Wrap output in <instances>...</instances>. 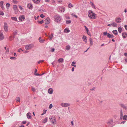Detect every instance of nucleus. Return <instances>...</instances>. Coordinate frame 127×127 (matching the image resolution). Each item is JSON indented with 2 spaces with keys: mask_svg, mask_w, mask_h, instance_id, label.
<instances>
[{
  "mask_svg": "<svg viewBox=\"0 0 127 127\" xmlns=\"http://www.w3.org/2000/svg\"><path fill=\"white\" fill-rule=\"evenodd\" d=\"M71 7H73L72 5L70 3H69V4H68V7L69 8H71V7Z\"/></svg>",
  "mask_w": 127,
  "mask_h": 127,
  "instance_id": "nucleus-43",
  "label": "nucleus"
},
{
  "mask_svg": "<svg viewBox=\"0 0 127 127\" xmlns=\"http://www.w3.org/2000/svg\"><path fill=\"white\" fill-rule=\"evenodd\" d=\"M47 120L48 118L47 117H46V118L44 119L43 121L42 122V123H45L47 122Z\"/></svg>",
  "mask_w": 127,
  "mask_h": 127,
  "instance_id": "nucleus-28",
  "label": "nucleus"
},
{
  "mask_svg": "<svg viewBox=\"0 0 127 127\" xmlns=\"http://www.w3.org/2000/svg\"><path fill=\"white\" fill-rule=\"evenodd\" d=\"M118 31L119 33H121L122 32V30L121 28L119 27L118 29Z\"/></svg>",
  "mask_w": 127,
  "mask_h": 127,
  "instance_id": "nucleus-31",
  "label": "nucleus"
},
{
  "mask_svg": "<svg viewBox=\"0 0 127 127\" xmlns=\"http://www.w3.org/2000/svg\"><path fill=\"white\" fill-rule=\"evenodd\" d=\"M17 31H14L13 32L14 34V35H16L17 34Z\"/></svg>",
  "mask_w": 127,
  "mask_h": 127,
  "instance_id": "nucleus-45",
  "label": "nucleus"
},
{
  "mask_svg": "<svg viewBox=\"0 0 127 127\" xmlns=\"http://www.w3.org/2000/svg\"><path fill=\"white\" fill-rule=\"evenodd\" d=\"M34 75L36 76H40V74L38 73H34Z\"/></svg>",
  "mask_w": 127,
  "mask_h": 127,
  "instance_id": "nucleus-52",
  "label": "nucleus"
},
{
  "mask_svg": "<svg viewBox=\"0 0 127 127\" xmlns=\"http://www.w3.org/2000/svg\"><path fill=\"white\" fill-rule=\"evenodd\" d=\"M4 2L3 1H1L0 2V6L3 5Z\"/></svg>",
  "mask_w": 127,
  "mask_h": 127,
  "instance_id": "nucleus-40",
  "label": "nucleus"
},
{
  "mask_svg": "<svg viewBox=\"0 0 127 127\" xmlns=\"http://www.w3.org/2000/svg\"><path fill=\"white\" fill-rule=\"evenodd\" d=\"M112 26L113 27H116L117 26V24L115 22H113L112 23Z\"/></svg>",
  "mask_w": 127,
  "mask_h": 127,
  "instance_id": "nucleus-36",
  "label": "nucleus"
},
{
  "mask_svg": "<svg viewBox=\"0 0 127 127\" xmlns=\"http://www.w3.org/2000/svg\"><path fill=\"white\" fill-rule=\"evenodd\" d=\"M37 69H35L34 74V73H36L37 72Z\"/></svg>",
  "mask_w": 127,
  "mask_h": 127,
  "instance_id": "nucleus-61",
  "label": "nucleus"
},
{
  "mask_svg": "<svg viewBox=\"0 0 127 127\" xmlns=\"http://www.w3.org/2000/svg\"><path fill=\"white\" fill-rule=\"evenodd\" d=\"M13 2L15 3H16L17 2V1L16 0H13Z\"/></svg>",
  "mask_w": 127,
  "mask_h": 127,
  "instance_id": "nucleus-59",
  "label": "nucleus"
},
{
  "mask_svg": "<svg viewBox=\"0 0 127 127\" xmlns=\"http://www.w3.org/2000/svg\"><path fill=\"white\" fill-rule=\"evenodd\" d=\"M115 21L116 23H120L121 22V18H117L115 19Z\"/></svg>",
  "mask_w": 127,
  "mask_h": 127,
  "instance_id": "nucleus-10",
  "label": "nucleus"
},
{
  "mask_svg": "<svg viewBox=\"0 0 127 127\" xmlns=\"http://www.w3.org/2000/svg\"><path fill=\"white\" fill-rule=\"evenodd\" d=\"M61 105L62 107H66L69 106L70 105V104L67 103H62L61 104Z\"/></svg>",
  "mask_w": 127,
  "mask_h": 127,
  "instance_id": "nucleus-8",
  "label": "nucleus"
},
{
  "mask_svg": "<svg viewBox=\"0 0 127 127\" xmlns=\"http://www.w3.org/2000/svg\"><path fill=\"white\" fill-rule=\"evenodd\" d=\"M19 8L21 10H22L23 9L22 7L21 6H19Z\"/></svg>",
  "mask_w": 127,
  "mask_h": 127,
  "instance_id": "nucleus-57",
  "label": "nucleus"
},
{
  "mask_svg": "<svg viewBox=\"0 0 127 127\" xmlns=\"http://www.w3.org/2000/svg\"><path fill=\"white\" fill-rule=\"evenodd\" d=\"M64 59L62 58L59 59L58 60V62L60 63H63V62Z\"/></svg>",
  "mask_w": 127,
  "mask_h": 127,
  "instance_id": "nucleus-22",
  "label": "nucleus"
},
{
  "mask_svg": "<svg viewBox=\"0 0 127 127\" xmlns=\"http://www.w3.org/2000/svg\"><path fill=\"white\" fill-rule=\"evenodd\" d=\"M25 17L24 15H22L19 17V19L20 21H22L23 20H24Z\"/></svg>",
  "mask_w": 127,
  "mask_h": 127,
  "instance_id": "nucleus-14",
  "label": "nucleus"
},
{
  "mask_svg": "<svg viewBox=\"0 0 127 127\" xmlns=\"http://www.w3.org/2000/svg\"><path fill=\"white\" fill-rule=\"evenodd\" d=\"M103 35L104 36L107 35V36L109 38H113L114 37V36L113 35L109 33H107L106 31L103 33Z\"/></svg>",
  "mask_w": 127,
  "mask_h": 127,
  "instance_id": "nucleus-5",
  "label": "nucleus"
},
{
  "mask_svg": "<svg viewBox=\"0 0 127 127\" xmlns=\"http://www.w3.org/2000/svg\"><path fill=\"white\" fill-rule=\"evenodd\" d=\"M47 110H44L43 111V113L41 114V115H42L45 114L46 113Z\"/></svg>",
  "mask_w": 127,
  "mask_h": 127,
  "instance_id": "nucleus-35",
  "label": "nucleus"
},
{
  "mask_svg": "<svg viewBox=\"0 0 127 127\" xmlns=\"http://www.w3.org/2000/svg\"><path fill=\"white\" fill-rule=\"evenodd\" d=\"M53 90L52 88L49 89H48V93L50 94H52L53 93Z\"/></svg>",
  "mask_w": 127,
  "mask_h": 127,
  "instance_id": "nucleus-17",
  "label": "nucleus"
},
{
  "mask_svg": "<svg viewBox=\"0 0 127 127\" xmlns=\"http://www.w3.org/2000/svg\"><path fill=\"white\" fill-rule=\"evenodd\" d=\"M37 22L38 23H39L40 24H41L43 22V20H42L41 21H37Z\"/></svg>",
  "mask_w": 127,
  "mask_h": 127,
  "instance_id": "nucleus-39",
  "label": "nucleus"
},
{
  "mask_svg": "<svg viewBox=\"0 0 127 127\" xmlns=\"http://www.w3.org/2000/svg\"><path fill=\"white\" fill-rule=\"evenodd\" d=\"M122 35L124 38H125L127 36V33L126 32H124L122 33Z\"/></svg>",
  "mask_w": 127,
  "mask_h": 127,
  "instance_id": "nucleus-15",
  "label": "nucleus"
},
{
  "mask_svg": "<svg viewBox=\"0 0 127 127\" xmlns=\"http://www.w3.org/2000/svg\"><path fill=\"white\" fill-rule=\"evenodd\" d=\"M44 16L43 15V14H41L40 15V17L42 18H43L44 17Z\"/></svg>",
  "mask_w": 127,
  "mask_h": 127,
  "instance_id": "nucleus-50",
  "label": "nucleus"
},
{
  "mask_svg": "<svg viewBox=\"0 0 127 127\" xmlns=\"http://www.w3.org/2000/svg\"><path fill=\"white\" fill-rule=\"evenodd\" d=\"M65 18L67 19H70V18L68 16H66Z\"/></svg>",
  "mask_w": 127,
  "mask_h": 127,
  "instance_id": "nucleus-51",
  "label": "nucleus"
},
{
  "mask_svg": "<svg viewBox=\"0 0 127 127\" xmlns=\"http://www.w3.org/2000/svg\"><path fill=\"white\" fill-rule=\"evenodd\" d=\"M9 52V48H7L6 49V52Z\"/></svg>",
  "mask_w": 127,
  "mask_h": 127,
  "instance_id": "nucleus-55",
  "label": "nucleus"
},
{
  "mask_svg": "<svg viewBox=\"0 0 127 127\" xmlns=\"http://www.w3.org/2000/svg\"><path fill=\"white\" fill-rule=\"evenodd\" d=\"M27 6L30 9H32V4L31 3L28 4Z\"/></svg>",
  "mask_w": 127,
  "mask_h": 127,
  "instance_id": "nucleus-19",
  "label": "nucleus"
},
{
  "mask_svg": "<svg viewBox=\"0 0 127 127\" xmlns=\"http://www.w3.org/2000/svg\"><path fill=\"white\" fill-rule=\"evenodd\" d=\"M70 46L68 45L66 46V49L67 50H68L70 49Z\"/></svg>",
  "mask_w": 127,
  "mask_h": 127,
  "instance_id": "nucleus-34",
  "label": "nucleus"
},
{
  "mask_svg": "<svg viewBox=\"0 0 127 127\" xmlns=\"http://www.w3.org/2000/svg\"><path fill=\"white\" fill-rule=\"evenodd\" d=\"M4 37L3 35V34L0 32V40H2L4 39Z\"/></svg>",
  "mask_w": 127,
  "mask_h": 127,
  "instance_id": "nucleus-13",
  "label": "nucleus"
},
{
  "mask_svg": "<svg viewBox=\"0 0 127 127\" xmlns=\"http://www.w3.org/2000/svg\"><path fill=\"white\" fill-rule=\"evenodd\" d=\"M66 23L67 24H69L71 22V21L70 20H66Z\"/></svg>",
  "mask_w": 127,
  "mask_h": 127,
  "instance_id": "nucleus-37",
  "label": "nucleus"
},
{
  "mask_svg": "<svg viewBox=\"0 0 127 127\" xmlns=\"http://www.w3.org/2000/svg\"><path fill=\"white\" fill-rule=\"evenodd\" d=\"M11 19L15 21H17V18L15 17H11Z\"/></svg>",
  "mask_w": 127,
  "mask_h": 127,
  "instance_id": "nucleus-29",
  "label": "nucleus"
},
{
  "mask_svg": "<svg viewBox=\"0 0 127 127\" xmlns=\"http://www.w3.org/2000/svg\"><path fill=\"white\" fill-rule=\"evenodd\" d=\"M82 38L84 41L85 42H87V37L85 35H83L82 37Z\"/></svg>",
  "mask_w": 127,
  "mask_h": 127,
  "instance_id": "nucleus-16",
  "label": "nucleus"
},
{
  "mask_svg": "<svg viewBox=\"0 0 127 127\" xmlns=\"http://www.w3.org/2000/svg\"><path fill=\"white\" fill-rule=\"evenodd\" d=\"M112 23L109 24L108 25V26L109 27H111L112 26Z\"/></svg>",
  "mask_w": 127,
  "mask_h": 127,
  "instance_id": "nucleus-56",
  "label": "nucleus"
},
{
  "mask_svg": "<svg viewBox=\"0 0 127 127\" xmlns=\"http://www.w3.org/2000/svg\"><path fill=\"white\" fill-rule=\"evenodd\" d=\"M62 2V0H59L58 1V2L59 3L61 2Z\"/></svg>",
  "mask_w": 127,
  "mask_h": 127,
  "instance_id": "nucleus-60",
  "label": "nucleus"
},
{
  "mask_svg": "<svg viewBox=\"0 0 127 127\" xmlns=\"http://www.w3.org/2000/svg\"><path fill=\"white\" fill-rule=\"evenodd\" d=\"M124 27L126 30H127V25H124Z\"/></svg>",
  "mask_w": 127,
  "mask_h": 127,
  "instance_id": "nucleus-53",
  "label": "nucleus"
},
{
  "mask_svg": "<svg viewBox=\"0 0 127 127\" xmlns=\"http://www.w3.org/2000/svg\"><path fill=\"white\" fill-rule=\"evenodd\" d=\"M32 91L33 92H35V89L34 87H32Z\"/></svg>",
  "mask_w": 127,
  "mask_h": 127,
  "instance_id": "nucleus-46",
  "label": "nucleus"
},
{
  "mask_svg": "<svg viewBox=\"0 0 127 127\" xmlns=\"http://www.w3.org/2000/svg\"><path fill=\"white\" fill-rule=\"evenodd\" d=\"M71 123L72 126H73V120L71 122Z\"/></svg>",
  "mask_w": 127,
  "mask_h": 127,
  "instance_id": "nucleus-62",
  "label": "nucleus"
},
{
  "mask_svg": "<svg viewBox=\"0 0 127 127\" xmlns=\"http://www.w3.org/2000/svg\"><path fill=\"white\" fill-rule=\"evenodd\" d=\"M10 59L12 60H15L16 59V58L14 57H11L10 58Z\"/></svg>",
  "mask_w": 127,
  "mask_h": 127,
  "instance_id": "nucleus-41",
  "label": "nucleus"
},
{
  "mask_svg": "<svg viewBox=\"0 0 127 127\" xmlns=\"http://www.w3.org/2000/svg\"><path fill=\"white\" fill-rule=\"evenodd\" d=\"M123 120H127V115H124L123 117Z\"/></svg>",
  "mask_w": 127,
  "mask_h": 127,
  "instance_id": "nucleus-30",
  "label": "nucleus"
},
{
  "mask_svg": "<svg viewBox=\"0 0 127 127\" xmlns=\"http://www.w3.org/2000/svg\"><path fill=\"white\" fill-rule=\"evenodd\" d=\"M124 55L126 57H127V53H124Z\"/></svg>",
  "mask_w": 127,
  "mask_h": 127,
  "instance_id": "nucleus-64",
  "label": "nucleus"
},
{
  "mask_svg": "<svg viewBox=\"0 0 127 127\" xmlns=\"http://www.w3.org/2000/svg\"><path fill=\"white\" fill-rule=\"evenodd\" d=\"M50 121L52 122V124L55 125L56 124V118L53 116H50L49 117Z\"/></svg>",
  "mask_w": 127,
  "mask_h": 127,
  "instance_id": "nucleus-3",
  "label": "nucleus"
},
{
  "mask_svg": "<svg viewBox=\"0 0 127 127\" xmlns=\"http://www.w3.org/2000/svg\"><path fill=\"white\" fill-rule=\"evenodd\" d=\"M95 89V88L94 87L93 88L91 89H90V90H91V91H93L94 90V89Z\"/></svg>",
  "mask_w": 127,
  "mask_h": 127,
  "instance_id": "nucleus-63",
  "label": "nucleus"
},
{
  "mask_svg": "<svg viewBox=\"0 0 127 127\" xmlns=\"http://www.w3.org/2000/svg\"><path fill=\"white\" fill-rule=\"evenodd\" d=\"M3 27L5 31L6 32H7L8 30V25L7 23L5 22L4 23Z\"/></svg>",
  "mask_w": 127,
  "mask_h": 127,
  "instance_id": "nucleus-7",
  "label": "nucleus"
},
{
  "mask_svg": "<svg viewBox=\"0 0 127 127\" xmlns=\"http://www.w3.org/2000/svg\"><path fill=\"white\" fill-rule=\"evenodd\" d=\"M17 101H18L19 102H20V98L19 97H18L17 98Z\"/></svg>",
  "mask_w": 127,
  "mask_h": 127,
  "instance_id": "nucleus-42",
  "label": "nucleus"
},
{
  "mask_svg": "<svg viewBox=\"0 0 127 127\" xmlns=\"http://www.w3.org/2000/svg\"><path fill=\"white\" fill-rule=\"evenodd\" d=\"M59 10L61 11L62 12H64L65 11V8L64 7L60 8L59 9Z\"/></svg>",
  "mask_w": 127,
  "mask_h": 127,
  "instance_id": "nucleus-23",
  "label": "nucleus"
},
{
  "mask_svg": "<svg viewBox=\"0 0 127 127\" xmlns=\"http://www.w3.org/2000/svg\"><path fill=\"white\" fill-rule=\"evenodd\" d=\"M115 124L112 119H110L108 120L106 122V127H112L114 126Z\"/></svg>",
  "mask_w": 127,
  "mask_h": 127,
  "instance_id": "nucleus-1",
  "label": "nucleus"
},
{
  "mask_svg": "<svg viewBox=\"0 0 127 127\" xmlns=\"http://www.w3.org/2000/svg\"><path fill=\"white\" fill-rule=\"evenodd\" d=\"M50 19L48 17H47L46 19L45 22V25H46L47 24H48L50 23Z\"/></svg>",
  "mask_w": 127,
  "mask_h": 127,
  "instance_id": "nucleus-9",
  "label": "nucleus"
},
{
  "mask_svg": "<svg viewBox=\"0 0 127 127\" xmlns=\"http://www.w3.org/2000/svg\"><path fill=\"white\" fill-rule=\"evenodd\" d=\"M123 118V112L122 110L120 111V119H122Z\"/></svg>",
  "mask_w": 127,
  "mask_h": 127,
  "instance_id": "nucleus-26",
  "label": "nucleus"
},
{
  "mask_svg": "<svg viewBox=\"0 0 127 127\" xmlns=\"http://www.w3.org/2000/svg\"><path fill=\"white\" fill-rule=\"evenodd\" d=\"M55 51V49L54 48H51L50 51L51 52H53Z\"/></svg>",
  "mask_w": 127,
  "mask_h": 127,
  "instance_id": "nucleus-49",
  "label": "nucleus"
},
{
  "mask_svg": "<svg viewBox=\"0 0 127 127\" xmlns=\"http://www.w3.org/2000/svg\"><path fill=\"white\" fill-rule=\"evenodd\" d=\"M90 3H91V5L92 6V7L93 8H94V9H95V6L94 4L92 2H91Z\"/></svg>",
  "mask_w": 127,
  "mask_h": 127,
  "instance_id": "nucleus-33",
  "label": "nucleus"
},
{
  "mask_svg": "<svg viewBox=\"0 0 127 127\" xmlns=\"http://www.w3.org/2000/svg\"><path fill=\"white\" fill-rule=\"evenodd\" d=\"M26 122H27L26 121H23L22 124H25L26 123Z\"/></svg>",
  "mask_w": 127,
  "mask_h": 127,
  "instance_id": "nucleus-54",
  "label": "nucleus"
},
{
  "mask_svg": "<svg viewBox=\"0 0 127 127\" xmlns=\"http://www.w3.org/2000/svg\"><path fill=\"white\" fill-rule=\"evenodd\" d=\"M27 118L29 119H31L32 117L31 116V114L30 112L28 113L27 114Z\"/></svg>",
  "mask_w": 127,
  "mask_h": 127,
  "instance_id": "nucleus-11",
  "label": "nucleus"
},
{
  "mask_svg": "<svg viewBox=\"0 0 127 127\" xmlns=\"http://www.w3.org/2000/svg\"><path fill=\"white\" fill-rule=\"evenodd\" d=\"M89 40L90 42V44L91 46H92L93 45V40L91 38H90Z\"/></svg>",
  "mask_w": 127,
  "mask_h": 127,
  "instance_id": "nucleus-27",
  "label": "nucleus"
},
{
  "mask_svg": "<svg viewBox=\"0 0 127 127\" xmlns=\"http://www.w3.org/2000/svg\"><path fill=\"white\" fill-rule=\"evenodd\" d=\"M55 19L57 21V22H60L61 20V17L59 15H57L55 16Z\"/></svg>",
  "mask_w": 127,
  "mask_h": 127,
  "instance_id": "nucleus-6",
  "label": "nucleus"
},
{
  "mask_svg": "<svg viewBox=\"0 0 127 127\" xmlns=\"http://www.w3.org/2000/svg\"><path fill=\"white\" fill-rule=\"evenodd\" d=\"M4 13L2 11H0V15L2 16L4 15Z\"/></svg>",
  "mask_w": 127,
  "mask_h": 127,
  "instance_id": "nucleus-44",
  "label": "nucleus"
},
{
  "mask_svg": "<svg viewBox=\"0 0 127 127\" xmlns=\"http://www.w3.org/2000/svg\"><path fill=\"white\" fill-rule=\"evenodd\" d=\"M120 105L121 107L124 109H125L126 110L127 109V106H126L124 104H121Z\"/></svg>",
  "mask_w": 127,
  "mask_h": 127,
  "instance_id": "nucleus-12",
  "label": "nucleus"
},
{
  "mask_svg": "<svg viewBox=\"0 0 127 127\" xmlns=\"http://www.w3.org/2000/svg\"><path fill=\"white\" fill-rule=\"evenodd\" d=\"M53 107V105H52V104H51L50 105H49V109H51V108H52V107Z\"/></svg>",
  "mask_w": 127,
  "mask_h": 127,
  "instance_id": "nucleus-47",
  "label": "nucleus"
},
{
  "mask_svg": "<svg viewBox=\"0 0 127 127\" xmlns=\"http://www.w3.org/2000/svg\"><path fill=\"white\" fill-rule=\"evenodd\" d=\"M112 32L115 35H116L118 34V32L116 30H114L112 31Z\"/></svg>",
  "mask_w": 127,
  "mask_h": 127,
  "instance_id": "nucleus-25",
  "label": "nucleus"
},
{
  "mask_svg": "<svg viewBox=\"0 0 127 127\" xmlns=\"http://www.w3.org/2000/svg\"><path fill=\"white\" fill-rule=\"evenodd\" d=\"M71 15H72L73 16H74V17H75L76 18H77V17H78L77 16V15H75V14H73V13H72V14H71Z\"/></svg>",
  "mask_w": 127,
  "mask_h": 127,
  "instance_id": "nucleus-48",
  "label": "nucleus"
},
{
  "mask_svg": "<svg viewBox=\"0 0 127 127\" xmlns=\"http://www.w3.org/2000/svg\"><path fill=\"white\" fill-rule=\"evenodd\" d=\"M38 40L39 42L41 43H44L45 41V40L42 39L40 37L39 38Z\"/></svg>",
  "mask_w": 127,
  "mask_h": 127,
  "instance_id": "nucleus-18",
  "label": "nucleus"
},
{
  "mask_svg": "<svg viewBox=\"0 0 127 127\" xmlns=\"http://www.w3.org/2000/svg\"><path fill=\"white\" fill-rule=\"evenodd\" d=\"M6 6L7 7V9H9V7L10 5V4L9 3H7L6 4Z\"/></svg>",
  "mask_w": 127,
  "mask_h": 127,
  "instance_id": "nucleus-32",
  "label": "nucleus"
},
{
  "mask_svg": "<svg viewBox=\"0 0 127 127\" xmlns=\"http://www.w3.org/2000/svg\"><path fill=\"white\" fill-rule=\"evenodd\" d=\"M76 64V62H75L73 61L72 62V64L74 65V64Z\"/></svg>",
  "mask_w": 127,
  "mask_h": 127,
  "instance_id": "nucleus-58",
  "label": "nucleus"
},
{
  "mask_svg": "<svg viewBox=\"0 0 127 127\" xmlns=\"http://www.w3.org/2000/svg\"><path fill=\"white\" fill-rule=\"evenodd\" d=\"M34 47V45L33 44H30L25 46V48L27 50L30 49Z\"/></svg>",
  "mask_w": 127,
  "mask_h": 127,
  "instance_id": "nucleus-4",
  "label": "nucleus"
},
{
  "mask_svg": "<svg viewBox=\"0 0 127 127\" xmlns=\"http://www.w3.org/2000/svg\"><path fill=\"white\" fill-rule=\"evenodd\" d=\"M13 8L15 11H17V7L16 5H14L13 6Z\"/></svg>",
  "mask_w": 127,
  "mask_h": 127,
  "instance_id": "nucleus-20",
  "label": "nucleus"
},
{
  "mask_svg": "<svg viewBox=\"0 0 127 127\" xmlns=\"http://www.w3.org/2000/svg\"><path fill=\"white\" fill-rule=\"evenodd\" d=\"M96 14L93 13L92 11L90 10L88 13V15L89 18L91 19H94L95 18Z\"/></svg>",
  "mask_w": 127,
  "mask_h": 127,
  "instance_id": "nucleus-2",
  "label": "nucleus"
},
{
  "mask_svg": "<svg viewBox=\"0 0 127 127\" xmlns=\"http://www.w3.org/2000/svg\"><path fill=\"white\" fill-rule=\"evenodd\" d=\"M64 32H65L66 33H68L70 32V30L67 28H65L64 30Z\"/></svg>",
  "mask_w": 127,
  "mask_h": 127,
  "instance_id": "nucleus-24",
  "label": "nucleus"
},
{
  "mask_svg": "<svg viewBox=\"0 0 127 127\" xmlns=\"http://www.w3.org/2000/svg\"><path fill=\"white\" fill-rule=\"evenodd\" d=\"M33 2H34L36 4H38L40 1V0H32Z\"/></svg>",
  "mask_w": 127,
  "mask_h": 127,
  "instance_id": "nucleus-21",
  "label": "nucleus"
},
{
  "mask_svg": "<svg viewBox=\"0 0 127 127\" xmlns=\"http://www.w3.org/2000/svg\"><path fill=\"white\" fill-rule=\"evenodd\" d=\"M53 34L52 33L51 34V35H49V37H50V40H52V39L53 37Z\"/></svg>",
  "mask_w": 127,
  "mask_h": 127,
  "instance_id": "nucleus-38",
  "label": "nucleus"
}]
</instances>
